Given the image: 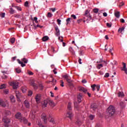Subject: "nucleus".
Here are the masks:
<instances>
[{
  "label": "nucleus",
  "instance_id": "obj_33",
  "mask_svg": "<svg viewBox=\"0 0 127 127\" xmlns=\"http://www.w3.org/2000/svg\"><path fill=\"white\" fill-rule=\"evenodd\" d=\"M52 16H53V14L51 13V12H48V14L47 15V17L51 18Z\"/></svg>",
  "mask_w": 127,
  "mask_h": 127
},
{
  "label": "nucleus",
  "instance_id": "obj_57",
  "mask_svg": "<svg viewBox=\"0 0 127 127\" xmlns=\"http://www.w3.org/2000/svg\"><path fill=\"white\" fill-rule=\"evenodd\" d=\"M5 15V13H2L0 14V16L1 17H4Z\"/></svg>",
  "mask_w": 127,
  "mask_h": 127
},
{
  "label": "nucleus",
  "instance_id": "obj_24",
  "mask_svg": "<svg viewBox=\"0 0 127 127\" xmlns=\"http://www.w3.org/2000/svg\"><path fill=\"white\" fill-rule=\"evenodd\" d=\"M9 12L11 14H13V13H15L16 11L13 9L12 8H10Z\"/></svg>",
  "mask_w": 127,
  "mask_h": 127
},
{
  "label": "nucleus",
  "instance_id": "obj_63",
  "mask_svg": "<svg viewBox=\"0 0 127 127\" xmlns=\"http://www.w3.org/2000/svg\"><path fill=\"white\" fill-rule=\"evenodd\" d=\"M52 51L53 53H56V51L53 47L52 48Z\"/></svg>",
  "mask_w": 127,
  "mask_h": 127
},
{
  "label": "nucleus",
  "instance_id": "obj_18",
  "mask_svg": "<svg viewBox=\"0 0 127 127\" xmlns=\"http://www.w3.org/2000/svg\"><path fill=\"white\" fill-rule=\"evenodd\" d=\"M67 110L68 111H71L72 110V103H71V102H69L67 105Z\"/></svg>",
  "mask_w": 127,
  "mask_h": 127
},
{
  "label": "nucleus",
  "instance_id": "obj_15",
  "mask_svg": "<svg viewBox=\"0 0 127 127\" xmlns=\"http://www.w3.org/2000/svg\"><path fill=\"white\" fill-rule=\"evenodd\" d=\"M30 117L32 119V120H34V119H35V112L32 111L30 113Z\"/></svg>",
  "mask_w": 127,
  "mask_h": 127
},
{
  "label": "nucleus",
  "instance_id": "obj_4",
  "mask_svg": "<svg viewBox=\"0 0 127 127\" xmlns=\"http://www.w3.org/2000/svg\"><path fill=\"white\" fill-rule=\"evenodd\" d=\"M10 86H12L13 88L16 89L17 87H18V82L17 81H12L9 83Z\"/></svg>",
  "mask_w": 127,
  "mask_h": 127
},
{
  "label": "nucleus",
  "instance_id": "obj_9",
  "mask_svg": "<svg viewBox=\"0 0 127 127\" xmlns=\"http://www.w3.org/2000/svg\"><path fill=\"white\" fill-rule=\"evenodd\" d=\"M2 121L5 124H8V123H10V119H8L7 117H5L3 118Z\"/></svg>",
  "mask_w": 127,
  "mask_h": 127
},
{
  "label": "nucleus",
  "instance_id": "obj_60",
  "mask_svg": "<svg viewBox=\"0 0 127 127\" xmlns=\"http://www.w3.org/2000/svg\"><path fill=\"white\" fill-rule=\"evenodd\" d=\"M88 14H89V11H88V10H86L85 11V15L86 16H88Z\"/></svg>",
  "mask_w": 127,
  "mask_h": 127
},
{
  "label": "nucleus",
  "instance_id": "obj_39",
  "mask_svg": "<svg viewBox=\"0 0 127 127\" xmlns=\"http://www.w3.org/2000/svg\"><path fill=\"white\" fill-rule=\"evenodd\" d=\"M3 93L4 94H5V95H8V93H9L8 89H4L3 90Z\"/></svg>",
  "mask_w": 127,
  "mask_h": 127
},
{
  "label": "nucleus",
  "instance_id": "obj_53",
  "mask_svg": "<svg viewBox=\"0 0 127 127\" xmlns=\"http://www.w3.org/2000/svg\"><path fill=\"white\" fill-rule=\"evenodd\" d=\"M57 21L58 24H59V25H60V24H61V20L58 19L57 20Z\"/></svg>",
  "mask_w": 127,
  "mask_h": 127
},
{
  "label": "nucleus",
  "instance_id": "obj_14",
  "mask_svg": "<svg viewBox=\"0 0 127 127\" xmlns=\"http://www.w3.org/2000/svg\"><path fill=\"white\" fill-rule=\"evenodd\" d=\"M123 68L122 69V70L125 71L126 74H127V64L125 63H123Z\"/></svg>",
  "mask_w": 127,
  "mask_h": 127
},
{
  "label": "nucleus",
  "instance_id": "obj_51",
  "mask_svg": "<svg viewBox=\"0 0 127 127\" xmlns=\"http://www.w3.org/2000/svg\"><path fill=\"white\" fill-rule=\"evenodd\" d=\"M109 76H110V74L109 73H106L104 75L105 78H108Z\"/></svg>",
  "mask_w": 127,
  "mask_h": 127
},
{
  "label": "nucleus",
  "instance_id": "obj_48",
  "mask_svg": "<svg viewBox=\"0 0 127 127\" xmlns=\"http://www.w3.org/2000/svg\"><path fill=\"white\" fill-rule=\"evenodd\" d=\"M71 17H72V18H73V19H77V17L74 14H71Z\"/></svg>",
  "mask_w": 127,
  "mask_h": 127
},
{
  "label": "nucleus",
  "instance_id": "obj_44",
  "mask_svg": "<svg viewBox=\"0 0 127 127\" xmlns=\"http://www.w3.org/2000/svg\"><path fill=\"white\" fill-rule=\"evenodd\" d=\"M51 78H52V80L49 81V83H50V82H52V83L56 82V80L54 79V78H53V76H51Z\"/></svg>",
  "mask_w": 127,
  "mask_h": 127
},
{
  "label": "nucleus",
  "instance_id": "obj_58",
  "mask_svg": "<svg viewBox=\"0 0 127 127\" xmlns=\"http://www.w3.org/2000/svg\"><path fill=\"white\" fill-rule=\"evenodd\" d=\"M61 87H64V82L63 80H61Z\"/></svg>",
  "mask_w": 127,
  "mask_h": 127
},
{
  "label": "nucleus",
  "instance_id": "obj_47",
  "mask_svg": "<svg viewBox=\"0 0 127 127\" xmlns=\"http://www.w3.org/2000/svg\"><path fill=\"white\" fill-rule=\"evenodd\" d=\"M79 55H80V56H82V55H84V52L83 51H80Z\"/></svg>",
  "mask_w": 127,
  "mask_h": 127
},
{
  "label": "nucleus",
  "instance_id": "obj_54",
  "mask_svg": "<svg viewBox=\"0 0 127 127\" xmlns=\"http://www.w3.org/2000/svg\"><path fill=\"white\" fill-rule=\"evenodd\" d=\"M95 88L97 89L98 92L100 91V85H96Z\"/></svg>",
  "mask_w": 127,
  "mask_h": 127
},
{
  "label": "nucleus",
  "instance_id": "obj_36",
  "mask_svg": "<svg viewBox=\"0 0 127 127\" xmlns=\"http://www.w3.org/2000/svg\"><path fill=\"white\" fill-rule=\"evenodd\" d=\"M71 18H68L66 20V25L69 24V23H70V22H71Z\"/></svg>",
  "mask_w": 127,
  "mask_h": 127
},
{
  "label": "nucleus",
  "instance_id": "obj_23",
  "mask_svg": "<svg viewBox=\"0 0 127 127\" xmlns=\"http://www.w3.org/2000/svg\"><path fill=\"white\" fill-rule=\"evenodd\" d=\"M15 94L17 99H19L20 98V93H19V91H16Z\"/></svg>",
  "mask_w": 127,
  "mask_h": 127
},
{
  "label": "nucleus",
  "instance_id": "obj_13",
  "mask_svg": "<svg viewBox=\"0 0 127 127\" xmlns=\"http://www.w3.org/2000/svg\"><path fill=\"white\" fill-rule=\"evenodd\" d=\"M73 114H72V112L71 111L68 112L66 114V117L67 118H69L70 120H72V117H73Z\"/></svg>",
  "mask_w": 127,
  "mask_h": 127
},
{
  "label": "nucleus",
  "instance_id": "obj_35",
  "mask_svg": "<svg viewBox=\"0 0 127 127\" xmlns=\"http://www.w3.org/2000/svg\"><path fill=\"white\" fill-rule=\"evenodd\" d=\"M124 30H125V27H122V28H120L118 30V32H121V33H122V31H124Z\"/></svg>",
  "mask_w": 127,
  "mask_h": 127
},
{
  "label": "nucleus",
  "instance_id": "obj_25",
  "mask_svg": "<svg viewBox=\"0 0 127 127\" xmlns=\"http://www.w3.org/2000/svg\"><path fill=\"white\" fill-rule=\"evenodd\" d=\"M66 81L67 83L69 84L70 86H73V83H72V80H71V79L68 78L66 79Z\"/></svg>",
  "mask_w": 127,
  "mask_h": 127
},
{
  "label": "nucleus",
  "instance_id": "obj_16",
  "mask_svg": "<svg viewBox=\"0 0 127 127\" xmlns=\"http://www.w3.org/2000/svg\"><path fill=\"white\" fill-rule=\"evenodd\" d=\"M49 104L51 107H52L53 108L54 107H55V103L51 100L50 99L49 101Z\"/></svg>",
  "mask_w": 127,
  "mask_h": 127
},
{
  "label": "nucleus",
  "instance_id": "obj_31",
  "mask_svg": "<svg viewBox=\"0 0 127 127\" xmlns=\"http://www.w3.org/2000/svg\"><path fill=\"white\" fill-rule=\"evenodd\" d=\"M75 124L78 126H81V125H82V121H81L80 120H77Z\"/></svg>",
  "mask_w": 127,
  "mask_h": 127
},
{
  "label": "nucleus",
  "instance_id": "obj_45",
  "mask_svg": "<svg viewBox=\"0 0 127 127\" xmlns=\"http://www.w3.org/2000/svg\"><path fill=\"white\" fill-rule=\"evenodd\" d=\"M16 73H19L21 72V70H20V68H16Z\"/></svg>",
  "mask_w": 127,
  "mask_h": 127
},
{
  "label": "nucleus",
  "instance_id": "obj_29",
  "mask_svg": "<svg viewBox=\"0 0 127 127\" xmlns=\"http://www.w3.org/2000/svg\"><path fill=\"white\" fill-rule=\"evenodd\" d=\"M50 123L53 124V125H56V121L53 118H51V120L50 121Z\"/></svg>",
  "mask_w": 127,
  "mask_h": 127
},
{
  "label": "nucleus",
  "instance_id": "obj_6",
  "mask_svg": "<svg viewBox=\"0 0 127 127\" xmlns=\"http://www.w3.org/2000/svg\"><path fill=\"white\" fill-rule=\"evenodd\" d=\"M41 119L43 122H44V124H47V116H46V114L43 113L41 115Z\"/></svg>",
  "mask_w": 127,
  "mask_h": 127
},
{
  "label": "nucleus",
  "instance_id": "obj_17",
  "mask_svg": "<svg viewBox=\"0 0 127 127\" xmlns=\"http://www.w3.org/2000/svg\"><path fill=\"white\" fill-rule=\"evenodd\" d=\"M79 90L80 92H83L84 94H86L87 91V89H85L84 87H80L79 88Z\"/></svg>",
  "mask_w": 127,
  "mask_h": 127
},
{
  "label": "nucleus",
  "instance_id": "obj_21",
  "mask_svg": "<svg viewBox=\"0 0 127 127\" xmlns=\"http://www.w3.org/2000/svg\"><path fill=\"white\" fill-rule=\"evenodd\" d=\"M12 7H14L15 8H16L18 10H19L20 11H21V10H22L21 7L20 6H15L13 5H12Z\"/></svg>",
  "mask_w": 127,
  "mask_h": 127
},
{
  "label": "nucleus",
  "instance_id": "obj_27",
  "mask_svg": "<svg viewBox=\"0 0 127 127\" xmlns=\"http://www.w3.org/2000/svg\"><path fill=\"white\" fill-rule=\"evenodd\" d=\"M21 91L23 92V93H25L27 90V88L26 87H22L21 88Z\"/></svg>",
  "mask_w": 127,
  "mask_h": 127
},
{
  "label": "nucleus",
  "instance_id": "obj_37",
  "mask_svg": "<svg viewBox=\"0 0 127 127\" xmlns=\"http://www.w3.org/2000/svg\"><path fill=\"white\" fill-rule=\"evenodd\" d=\"M102 67H103V64H99L97 66V69H101V68H102Z\"/></svg>",
  "mask_w": 127,
  "mask_h": 127
},
{
  "label": "nucleus",
  "instance_id": "obj_8",
  "mask_svg": "<svg viewBox=\"0 0 127 127\" xmlns=\"http://www.w3.org/2000/svg\"><path fill=\"white\" fill-rule=\"evenodd\" d=\"M41 96L40 95V94H37L36 96V102L37 103V104H39L40 103V100L41 99Z\"/></svg>",
  "mask_w": 127,
  "mask_h": 127
},
{
  "label": "nucleus",
  "instance_id": "obj_11",
  "mask_svg": "<svg viewBox=\"0 0 127 127\" xmlns=\"http://www.w3.org/2000/svg\"><path fill=\"white\" fill-rule=\"evenodd\" d=\"M82 97L83 95H82V94L81 93H79V94L77 95V101L78 102V103H81L82 102Z\"/></svg>",
  "mask_w": 127,
  "mask_h": 127
},
{
  "label": "nucleus",
  "instance_id": "obj_46",
  "mask_svg": "<svg viewBox=\"0 0 127 127\" xmlns=\"http://www.w3.org/2000/svg\"><path fill=\"white\" fill-rule=\"evenodd\" d=\"M93 12H94L95 13H98L99 12V10L98 9V8L94 9Z\"/></svg>",
  "mask_w": 127,
  "mask_h": 127
},
{
  "label": "nucleus",
  "instance_id": "obj_10",
  "mask_svg": "<svg viewBox=\"0 0 127 127\" xmlns=\"http://www.w3.org/2000/svg\"><path fill=\"white\" fill-rule=\"evenodd\" d=\"M24 104L26 108H27V109H29V108H30V104L27 100H25V101L24 102Z\"/></svg>",
  "mask_w": 127,
  "mask_h": 127
},
{
  "label": "nucleus",
  "instance_id": "obj_40",
  "mask_svg": "<svg viewBox=\"0 0 127 127\" xmlns=\"http://www.w3.org/2000/svg\"><path fill=\"white\" fill-rule=\"evenodd\" d=\"M10 41L11 43L13 44L14 42H15V38H12L10 40Z\"/></svg>",
  "mask_w": 127,
  "mask_h": 127
},
{
  "label": "nucleus",
  "instance_id": "obj_22",
  "mask_svg": "<svg viewBox=\"0 0 127 127\" xmlns=\"http://www.w3.org/2000/svg\"><path fill=\"white\" fill-rule=\"evenodd\" d=\"M10 99L11 100V102L12 103H15V99L14 98V96L12 95L10 96Z\"/></svg>",
  "mask_w": 127,
  "mask_h": 127
},
{
  "label": "nucleus",
  "instance_id": "obj_62",
  "mask_svg": "<svg viewBox=\"0 0 127 127\" xmlns=\"http://www.w3.org/2000/svg\"><path fill=\"white\" fill-rule=\"evenodd\" d=\"M50 10L53 11V12H55V11L56 10V8H50Z\"/></svg>",
  "mask_w": 127,
  "mask_h": 127
},
{
  "label": "nucleus",
  "instance_id": "obj_30",
  "mask_svg": "<svg viewBox=\"0 0 127 127\" xmlns=\"http://www.w3.org/2000/svg\"><path fill=\"white\" fill-rule=\"evenodd\" d=\"M48 39H49V37H48V36H45L42 38L43 41H44V42L47 41Z\"/></svg>",
  "mask_w": 127,
  "mask_h": 127
},
{
  "label": "nucleus",
  "instance_id": "obj_56",
  "mask_svg": "<svg viewBox=\"0 0 127 127\" xmlns=\"http://www.w3.org/2000/svg\"><path fill=\"white\" fill-rule=\"evenodd\" d=\"M24 6L26 7H28V1H26L24 3Z\"/></svg>",
  "mask_w": 127,
  "mask_h": 127
},
{
  "label": "nucleus",
  "instance_id": "obj_41",
  "mask_svg": "<svg viewBox=\"0 0 127 127\" xmlns=\"http://www.w3.org/2000/svg\"><path fill=\"white\" fill-rule=\"evenodd\" d=\"M89 119L90 120H91V121H93V119H95V116L93 115H90L89 116Z\"/></svg>",
  "mask_w": 127,
  "mask_h": 127
},
{
  "label": "nucleus",
  "instance_id": "obj_28",
  "mask_svg": "<svg viewBox=\"0 0 127 127\" xmlns=\"http://www.w3.org/2000/svg\"><path fill=\"white\" fill-rule=\"evenodd\" d=\"M120 106L121 107L122 109H124V108L126 107V104H125L124 102H121L120 103Z\"/></svg>",
  "mask_w": 127,
  "mask_h": 127
},
{
  "label": "nucleus",
  "instance_id": "obj_34",
  "mask_svg": "<svg viewBox=\"0 0 127 127\" xmlns=\"http://www.w3.org/2000/svg\"><path fill=\"white\" fill-rule=\"evenodd\" d=\"M115 15L116 17L119 18L120 17V12H116L115 13Z\"/></svg>",
  "mask_w": 127,
  "mask_h": 127
},
{
  "label": "nucleus",
  "instance_id": "obj_2",
  "mask_svg": "<svg viewBox=\"0 0 127 127\" xmlns=\"http://www.w3.org/2000/svg\"><path fill=\"white\" fill-rule=\"evenodd\" d=\"M108 113L109 115V117H112V116H114L115 113L116 112V110L115 108L113 106H110L107 109Z\"/></svg>",
  "mask_w": 127,
  "mask_h": 127
},
{
  "label": "nucleus",
  "instance_id": "obj_49",
  "mask_svg": "<svg viewBox=\"0 0 127 127\" xmlns=\"http://www.w3.org/2000/svg\"><path fill=\"white\" fill-rule=\"evenodd\" d=\"M5 113L7 116H9V115H10L11 114L10 111H6Z\"/></svg>",
  "mask_w": 127,
  "mask_h": 127
},
{
  "label": "nucleus",
  "instance_id": "obj_26",
  "mask_svg": "<svg viewBox=\"0 0 127 127\" xmlns=\"http://www.w3.org/2000/svg\"><path fill=\"white\" fill-rule=\"evenodd\" d=\"M69 51L71 53V54L72 55H75V52H74V50H73V48L69 47Z\"/></svg>",
  "mask_w": 127,
  "mask_h": 127
},
{
  "label": "nucleus",
  "instance_id": "obj_5",
  "mask_svg": "<svg viewBox=\"0 0 127 127\" xmlns=\"http://www.w3.org/2000/svg\"><path fill=\"white\" fill-rule=\"evenodd\" d=\"M36 82V81L33 80L30 83L31 86H32V87H33L34 90H37V89H38V85H37Z\"/></svg>",
  "mask_w": 127,
  "mask_h": 127
},
{
  "label": "nucleus",
  "instance_id": "obj_61",
  "mask_svg": "<svg viewBox=\"0 0 127 127\" xmlns=\"http://www.w3.org/2000/svg\"><path fill=\"white\" fill-rule=\"evenodd\" d=\"M106 25L108 27H112V24L109 23H107Z\"/></svg>",
  "mask_w": 127,
  "mask_h": 127
},
{
  "label": "nucleus",
  "instance_id": "obj_7",
  "mask_svg": "<svg viewBox=\"0 0 127 127\" xmlns=\"http://www.w3.org/2000/svg\"><path fill=\"white\" fill-rule=\"evenodd\" d=\"M49 100L50 99H46L43 101L42 103L43 108H46L47 107V105H48V103L49 104Z\"/></svg>",
  "mask_w": 127,
  "mask_h": 127
},
{
  "label": "nucleus",
  "instance_id": "obj_32",
  "mask_svg": "<svg viewBox=\"0 0 127 127\" xmlns=\"http://www.w3.org/2000/svg\"><path fill=\"white\" fill-rule=\"evenodd\" d=\"M124 96H125V94H124L123 92H119L118 93V97H121L122 98H123Z\"/></svg>",
  "mask_w": 127,
  "mask_h": 127
},
{
  "label": "nucleus",
  "instance_id": "obj_1",
  "mask_svg": "<svg viewBox=\"0 0 127 127\" xmlns=\"http://www.w3.org/2000/svg\"><path fill=\"white\" fill-rule=\"evenodd\" d=\"M15 118L16 119L19 120L20 123L24 124L25 125H26V124H27V120L25 119V118L22 117V116H21V113L17 112L15 115Z\"/></svg>",
  "mask_w": 127,
  "mask_h": 127
},
{
  "label": "nucleus",
  "instance_id": "obj_43",
  "mask_svg": "<svg viewBox=\"0 0 127 127\" xmlns=\"http://www.w3.org/2000/svg\"><path fill=\"white\" fill-rule=\"evenodd\" d=\"M91 88L92 89V91H95V90H96V84L91 85Z\"/></svg>",
  "mask_w": 127,
  "mask_h": 127
},
{
  "label": "nucleus",
  "instance_id": "obj_55",
  "mask_svg": "<svg viewBox=\"0 0 127 127\" xmlns=\"http://www.w3.org/2000/svg\"><path fill=\"white\" fill-rule=\"evenodd\" d=\"M113 49H114V48H112L111 49H110L109 50V52L110 53H111V55H114V54L112 52V51H113Z\"/></svg>",
  "mask_w": 127,
  "mask_h": 127
},
{
  "label": "nucleus",
  "instance_id": "obj_64",
  "mask_svg": "<svg viewBox=\"0 0 127 127\" xmlns=\"http://www.w3.org/2000/svg\"><path fill=\"white\" fill-rule=\"evenodd\" d=\"M28 74H29V75H32L33 74V72L31 71H28Z\"/></svg>",
  "mask_w": 127,
  "mask_h": 127
},
{
  "label": "nucleus",
  "instance_id": "obj_50",
  "mask_svg": "<svg viewBox=\"0 0 127 127\" xmlns=\"http://www.w3.org/2000/svg\"><path fill=\"white\" fill-rule=\"evenodd\" d=\"M7 76H6V75H5V74H3V75L2 76V79H7Z\"/></svg>",
  "mask_w": 127,
  "mask_h": 127
},
{
  "label": "nucleus",
  "instance_id": "obj_3",
  "mask_svg": "<svg viewBox=\"0 0 127 127\" xmlns=\"http://www.w3.org/2000/svg\"><path fill=\"white\" fill-rule=\"evenodd\" d=\"M0 106H1V107H3V108L8 107V102L6 100L4 101L2 99H0Z\"/></svg>",
  "mask_w": 127,
  "mask_h": 127
},
{
  "label": "nucleus",
  "instance_id": "obj_52",
  "mask_svg": "<svg viewBox=\"0 0 127 127\" xmlns=\"http://www.w3.org/2000/svg\"><path fill=\"white\" fill-rule=\"evenodd\" d=\"M64 79L67 80L68 79L69 76H68V75H67V74H65V75H64Z\"/></svg>",
  "mask_w": 127,
  "mask_h": 127
},
{
  "label": "nucleus",
  "instance_id": "obj_19",
  "mask_svg": "<svg viewBox=\"0 0 127 127\" xmlns=\"http://www.w3.org/2000/svg\"><path fill=\"white\" fill-rule=\"evenodd\" d=\"M22 62H23L25 64H27L28 63V60L25 58H23L21 59Z\"/></svg>",
  "mask_w": 127,
  "mask_h": 127
},
{
  "label": "nucleus",
  "instance_id": "obj_12",
  "mask_svg": "<svg viewBox=\"0 0 127 127\" xmlns=\"http://www.w3.org/2000/svg\"><path fill=\"white\" fill-rule=\"evenodd\" d=\"M55 29L56 30V35H57V36H59V35H60V30H59L58 26H56Z\"/></svg>",
  "mask_w": 127,
  "mask_h": 127
},
{
  "label": "nucleus",
  "instance_id": "obj_20",
  "mask_svg": "<svg viewBox=\"0 0 127 127\" xmlns=\"http://www.w3.org/2000/svg\"><path fill=\"white\" fill-rule=\"evenodd\" d=\"M90 108L93 109V111H95L96 109H97V106H96L95 104H91Z\"/></svg>",
  "mask_w": 127,
  "mask_h": 127
},
{
  "label": "nucleus",
  "instance_id": "obj_38",
  "mask_svg": "<svg viewBox=\"0 0 127 127\" xmlns=\"http://www.w3.org/2000/svg\"><path fill=\"white\" fill-rule=\"evenodd\" d=\"M5 84H2L0 86V90H2L3 89H5Z\"/></svg>",
  "mask_w": 127,
  "mask_h": 127
},
{
  "label": "nucleus",
  "instance_id": "obj_59",
  "mask_svg": "<svg viewBox=\"0 0 127 127\" xmlns=\"http://www.w3.org/2000/svg\"><path fill=\"white\" fill-rule=\"evenodd\" d=\"M59 40H61V42H63V37H59Z\"/></svg>",
  "mask_w": 127,
  "mask_h": 127
},
{
  "label": "nucleus",
  "instance_id": "obj_42",
  "mask_svg": "<svg viewBox=\"0 0 127 127\" xmlns=\"http://www.w3.org/2000/svg\"><path fill=\"white\" fill-rule=\"evenodd\" d=\"M28 96L29 97H30L31 96H32V91H31V90H29L28 92Z\"/></svg>",
  "mask_w": 127,
  "mask_h": 127
}]
</instances>
